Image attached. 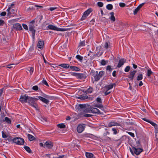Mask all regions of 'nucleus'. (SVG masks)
I'll use <instances>...</instances> for the list:
<instances>
[{
    "label": "nucleus",
    "instance_id": "69168bd1",
    "mask_svg": "<svg viewBox=\"0 0 158 158\" xmlns=\"http://www.w3.org/2000/svg\"><path fill=\"white\" fill-rule=\"evenodd\" d=\"M4 23V21L2 19H0V25L2 26V25Z\"/></svg>",
    "mask_w": 158,
    "mask_h": 158
},
{
    "label": "nucleus",
    "instance_id": "4c0bfd02",
    "mask_svg": "<svg viewBox=\"0 0 158 158\" xmlns=\"http://www.w3.org/2000/svg\"><path fill=\"white\" fill-rule=\"evenodd\" d=\"M85 45V43L84 41H81L79 44V46L83 47Z\"/></svg>",
    "mask_w": 158,
    "mask_h": 158
},
{
    "label": "nucleus",
    "instance_id": "20e7f679",
    "mask_svg": "<svg viewBox=\"0 0 158 158\" xmlns=\"http://www.w3.org/2000/svg\"><path fill=\"white\" fill-rule=\"evenodd\" d=\"M38 99V98L29 97L28 100V102L29 103V105L35 108L37 110H38V106L35 102Z\"/></svg>",
    "mask_w": 158,
    "mask_h": 158
},
{
    "label": "nucleus",
    "instance_id": "423d86ee",
    "mask_svg": "<svg viewBox=\"0 0 158 158\" xmlns=\"http://www.w3.org/2000/svg\"><path fill=\"white\" fill-rule=\"evenodd\" d=\"M47 30H53L60 31H64L67 30L66 29L64 28H58L57 27L52 25H49L46 27Z\"/></svg>",
    "mask_w": 158,
    "mask_h": 158
},
{
    "label": "nucleus",
    "instance_id": "aec40b11",
    "mask_svg": "<svg viewBox=\"0 0 158 158\" xmlns=\"http://www.w3.org/2000/svg\"><path fill=\"white\" fill-rule=\"evenodd\" d=\"M38 98L40 100L44 103L46 104H48L49 103V101L47 99L41 96H39Z\"/></svg>",
    "mask_w": 158,
    "mask_h": 158
},
{
    "label": "nucleus",
    "instance_id": "2f4dec72",
    "mask_svg": "<svg viewBox=\"0 0 158 158\" xmlns=\"http://www.w3.org/2000/svg\"><path fill=\"white\" fill-rule=\"evenodd\" d=\"M27 135L30 141H32L34 139V137L32 135L29 134H27Z\"/></svg>",
    "mask_w": 158,
    "mask_h": 158
},
{
    "label": "nucleus",
    "instance_id": "f8f14e48",
    "mask_svg": "<svg viewBox=\"0 0 158 158\" xmlns=\"http://www.w3.org/2000/svg\"><path fill=\"white\" fill-rule=\"evenodd\" d=\"M29 97L25 95H21L19 99V100L22 103L26 102H28V98Z\"/></svg>",
    "mask_w": 158,
    "mask_h": 158
},
{
    "label": "nucleus",
    "instance_id": "b1692460",
    "mask_svg": "<svg viewBox=\"0 0 158 158\" xmlns=\"http://www.w3.org/2000/svg\"><path fill=\"white\" fill-rule=\"evenodd\" d=\"M110 19L113 22L115 21V19L114 15V13L113 12H110Z\"/></svg>",
    "mask_w": 158,
    "mask_h": 158
},
{
    "label": "nucleus",
    "instance_id": "a19ab883",
    "mask_svg": "<svg viewBox=\"0 0 158 158\" xmlns=\"http://www.w3.org/2000/svg\"><path fill=\"white\" fill-rule=\"evenodd\" d=\"M106 91H104V95H107L111 93V91L110 90V89H106Z\"/></svg>",
    "mask_w": 158,
    "mask_h": 158
},
{
    "label": "nucleus",
    "instance_id": "39448f33",
    "mask_svg": "<svg viewBox=\"0 0 158 158\" xmlns=\"http://www.w3.org/2000/svg\"><path fill=\"white\" fill-rule=\"evenodd\" d=\"M129 150L132 155H134V154L137 155H139L143 151L142 148H136L134 147H132V148H130Z\"/></svg>",
    "mask_w": 158,
    "mask_h": 158
},
{
    "label": "nucleus",
    "instance_id": "680f3d73",
    "mask_svg": "<svg viewBox=\"0 0 158 158\" xmlns=\"http://www.w3.org/2000/svg\"><path fill=\"white\" fill-rule=\"evenodd\" d=\"M116 72L115 70H114L113 71V72L112 73V76L114 77H116Z\"/></svg>",
    "mask_w": 158,
    "mask_h": 158
},
{
    "label": "nucleus",
    "instance_id": "a18cd8bd",
    "mask_svg": "<svg viewBox=\"0 0 158 158\" xmlns=\"http://www.w3.org/2000/svg\"><path fill=\"white\" fill-rule=\"evenodd\" d=\"M130 69V66H127L124 69V71L126 72H128L129 71Z\"/></svg>",
    "mask_w": 158,
    "mask_h": 158
},
{
    "label": "nucleus",
    "instance_id": "ddd939ff",
    "mask_svg": "<svg viewBox=\"0 0 158 158\" xmlns=\"http://www.w3.org/2000/svg\"><path fill=\"white\" fill-rule=\"evenodd\" d=\"M87 77V74L86 73H78L77 79L82 80L85 79Z\"/></svg>",
    "mask_w": 158,
    "mask_h": 158
},
{
    "label": "nucleus",
    "instance_id": "cd10ccee",
    "mask_svg": "<svg viewBox=\"0 0 158 158\" xmlns=\"http://www.w3.org/2000/svg\"><path fill=\"white\" fill-rule=\"evenodd\" d=\"M83 92L86 93V94H88L91 93L93 92L92 89H83L82 91Z\"/></svg>",
    "mask_w": 158,
    "mask_h": 158
},
{
    "label": "nucleus",
    "instance_id": "e433bc0d",
    "mask_svg": "<svg viewBox=\"0 0 158 158\" xmlns=\"http://www.w3.org/2000/svg\"><path fill=\"white\" fill-rule=\"evenodd\" d=\"M57 126L58 127L60 128H64L65 127V125L64 124L62 123L58 124L57 125Z\"/></svg>",
    "mask_w": 158,
    "mask_h": 158
},
{
    "label": "nucleus",
    "instance_id": "f704fd0d",
    "mask_svg": "<svg viewBox=\"0 0 158 158\" xmlns=\"http://www.w3.org/2000/svg\"><path fill=\"white\" fill-rule=\"evenodd\" d=\"M24 148L29 153L31 152V150L30 148L27 146H24Z\"/></svg>",
    "mask_w": 158,
    "mask_h": 158
},
{
    "label": "nucleus",
    "instance_id": "0e129e2a",
    "mask_svg": "<svg viewBox=\"0 0 158 158\" xmlns=\"http://www.w3.org/2000/svg\"><path fill=\"white\" fill-rule=\"evenodd\" d=\"M41 118V120L43 121L47 122V118L45 117H42Z\"/></svg>",
    "mask_w": 158,
    "mask_h": 158
},
{
    "label": "nucleus",
    "instance_id": "2eb2a0df",
    "mask_svg": "<svg viewBox=\"0 0 158 158\" xmlns=\"http://www.w3.org/2000/svg\"><path fill=\"white\" fill-rule=\"evenodd\" d=\"M126 60L124 58H122L120 59L117 65V67L119 68L123 66L126 62Z\"/></svg>",
    "mask_w": 158,
    "mask_h": 158
},
{
    "label": "nucleus",
    "instance_id": "de8ad7c7",
    "mask_svg": "<svg viewBox=\"0 0 158 158\" xmlns=\"http://www.w3.org/2000/svg\"><path fill=\"white\" fill-rule=\"evenodd\" d=\"M148 123H150L152 126H153L155 127H157V124L149 120Z\"/></svg>",
    "mask_w": 158,
    "mask_h": 158
},
{
    "label": "nucleus",
    "instance_id": "774afa93",
    "mask_svg": "<svg viewBox=\"0 0 158 158\" xmlns=\"http://www.w3.org/2000/svg\"><path fill=\"white\" fill-rule=\"evenodd\" d=\"M14 65V64H10V65H7L6 67L7 68H8L9 69H11V68H12V67H13L12 66H11V65Z\"/></svg>",
    "mask_w": 158,
    "mask_h": 158
},
{
    "label": "nucleus",
    "instance_id": "4d7b16f0",
    "mask_svg": "<svg viewBox=\"0 0 158 158\" xmlns=\"http://www.w3.org/2000/svg\"><path fill=\"white\" fill-rule=\"evenodd\" d=\"M57 8V7H50L48 9V10H49L50 11H52L55 10H56Z\"/></svg>",
    "mask_w": 158,
    "mask_h": 158
},
{
    "label": "nucleus",
    "instance_id": "e2e57ef3",
    "mask_svg": "<svg viewBox=\"0 0 158 158\" xmlns=\"http://www.w3.org/2000/svg\"><path fill=\"white\" fill-rule=\"evenodd\" d=\"M108 44L107 42H106L104 45V48H108Z\"/></svg>",
    "mask_w": 158,
    "mask_h": 158
},
{
    "label": "nucleus",
    "instance_id": "412c9836",
    "mask_svg": "<svg viewBox=\"0 0 158 158\" xmlns=\"http://www.w3.org/2000/svg\"><path fill=\"white\" fill-rule=\"evenodd\" d=\"M92 113L91 112H84V113H83L82 114V115L80 117H91L93 116V115L90 114H87V113Z\"/></svg>",
    "mask_w": 158,
    "mask_h": 158
},
{
    "label": "nucleus",
    "instance_id": "8fccbe9b",
    "mask_svg": "<svg viewBox=\"0 0 158 158\" xmlns=\"http://www.w3.org/2000/svg\"><path fill=\"white\" fill-rule=\"evenodd\" d=\"M119 6L121 7H124L125 6L126 4L123 2H120L119 4Z\"/></svg>",
    "mask_w": 158,
    "mask_h": 158
},
{
    "label": "nucleus",
    "instance_id": "0eeeda50",
    "mask_svg": "<svg viewBox=\"0 0 158 158\" xmlns=\"http://www.w3.org/2000/svg\"><path fill=\"white\" fill-rule=\"evenodd\" d=\"M29 31L31 32V35L32 39H34L35 38L36 31L34 29L35 27L34 24L29 23Z\"/></svg>",
    "mask_w": 158,
    "mask_h": 158
},
{
    "label": "nucleus",
    "instance_id": "864d4df0",
    "mask_svg": "<svg viewBox=\"0 0 158 158\" xmlns=\"http://www.w3.org/2000/svg\"><path fill=\"white\" fill-rule=\"evenodd\" d=\"M144 4L145 3H142L141 4L139 5L137 8L139 10L142 7V6L144 5Z\"/></svg>",
    "mask_w": 158,
    "mask_h": 158
},
{
    "label": "nucleus",
    "instance_id": "473e14b6",
    "mask_svg": "<svg viewBox=\"0 0 158 158\" xmlns=\"http://www.w3.org/2000/svg\"><path fill=\"white\" fill-rule=\"evenodd\" d=\"M88 97L86 95H81L80 97L79 98L81 99H85L88 98Z\"/></svg>",
    "mask_w": 158,
    "mask_h": 158
},
{
    "label": "nucleus",
    "instance_id": "58836bf2",
    "mask_svg": "<svg viewBox=\"0 0 158 158\" xmlns=\"http://www.w3.org/2000/svg\"><path fill=\"white\" fill-rule=\"evenodd\" d=\"M113 69L111 68V67L110 65H108L106 67V70L109 71V72H111Z\"/></svg>",
    "mask_w": 158,
    "mask_h": 158
},
{
    "label": "nucleus",
    "instance_id": "a878e982",
    "mask_svg": "<svg viewBox=\"0 0 158 158\" xmlns=\"http://www.w3.org/2000/svg\"><path fill=\"white\" fill-rule=\"evenodd\" d=\"M85 156L87 158H91L93 156V154L89 152H86Z\"/></svg>",
    "mask_w": 158,
    "mask_h": 158
},
{
    "label": "nucleus",
    "instance_id": "72a5a7b5",
    "mask_svg": "<svg viewBox=\"0 0 158 158\" xmlns=\"http://www.w3.org/2000/svg\"><path fill=\"white\" fill-rule=\"evenodd\" d=\"M95 102H97L98 103L102 104V101L101 100V98L99 97H98L97 98Z\"/></svg>",
    "mask_w": 158,
    "mask_h": 158
},
{
    "label": "nucleus",
    "instance_id": "7ed1b4c3",
    "mask_svg": "<svg viewBox=\"0 0 158 158\" xmlns=\"http://www.w3.org/2000/svg\"><path fill=\"white\" fill-rule=\"evenodd\" d=\"M89 108H93L97 109L98 110V111L96 113H93L97 114H101L102 113L98 108L102 110H103V106L102 104L98 103L97 102L95 101L91 103L90 106Z\"/></svg>",
    "mask_w": 158,
    "mask_h": 158
},
{
    "label": "nucleus",
    "instance_id": "dca6fc26",
    "mask_svg": "<svg viewBox=\"0 0 158 158\" xmlns=\"http://www.w3.org/2000/svg\"><path fill=\"white\" fill-rule=\"evenodd\" d=\"M44 42L43 40H40L38 41L37 44V47L41 50H42L43 48Z\"/></svg>",
    "mask_w": 158,
    "mask_h": 158
},
{
    "label": "nucleus",
    "instance_id": "6e6d98bb",
    "mask_svg": "<svg viewBox=\"0 0 158 158\" xmlns=\"http://www.w3.org/2000/svg\"><path fill=\"white\" fill-rule=\"evenodd\" d=\"M22 26L24 29L26 30H28V26L27 25L25 24H23Z\"/></svg>",
    "mask_w": 158,
    "mask_h": 158
},
{
    "label": "nucleus",
    "instance_id": "7c9ffc66",
    "mask_svg": "<svg viewBox=\"0 0 158 158\" xmlns=\"http://www.w3.org/2000/svg\"><path fill=\"white\" fill-rule=\"evenodd\" d=\"M76 58L80 61H81L83 59V57L79 55H77L76 56Z\"/></svg>",
    "mask_w": 158,
    "mask_h": 158
},
{
    "label": "nucleus",
    "instance_id": "ea45409f",
    "mask_svg": "<svg viewBox=\"0 0 158 158\" xmlns=\"http://www.w3.org/2000/svg\"><path fill=\"white\" fill-rule=\"evenodd\" d=\"M153 73V72L151 71V69H148L147 71V76L150 77L151 75Z\"/></svg>",
    "mask_w": 158,
    "mask_h": 158
},
{
    "label": "nucleus",
    "instance_id": "338daca9",
    "mask_svg": "<svg viewBox=\"0 0 158 158\" xmlns=\"http://www.w3.org/2000/svg\"><path fill=\"white\" fill-rule=\"evenodd\" d=\"M34 47H30L29 49V52H31L33 51L34 50Z\"/></svg>",
    "mask_w": 158,
    "mask_h": 158
},
{
    "label": "nucleus",
    "instance_id": "09e8293b",
    "mask_svg": "<svg viewBox=\"0 0 158 158\" xmlns=\"http://www.w3.org/2000/svg\"><path fill=\"white\" fill-rule=\"evenodd\" d=\"M42 82L44 85H45L47 86H49L48 84L47 81L45 80H44V79L43 80Z\"/></svg>",
    "mask_w": 158,
    "mask_h": 158
},
{
    "label": "nucleus",
    "instance_id": "c9c22d12",
    "mask_svg": "<svg viewBox=\"0 0 158 158\" xmlns=\"http://www.w3.org/2000/svg\"><path fill=\"white\" fill-rule=\"evenodd\" d=\"M143 78V75L142 74H139L137 78V80L138 81L141 80Z\"/></svg>",
    "mask_w": 158,
    "mask_h": 158
},
{
    "label": "nucleus",
    "instance_id": "9b49d317",
    "mask_svg": "<svg viewBox=\"0 0 158 158\" xmlns=\"http://www.w3.org/2000/svg\"><path fill=\"white\" fill-rule=\"evenodd\" d=\"M85 128V126L84 124H80L77 127V131L79 133H81L84 131Z\"/></svg>",
    "mask_w": 158,
    "mask_h": 158
},
{
    "label": "nucleus",
    "instance_id": "5fc2aeb1",
    "mask_svg": "<svg viewBox=\"0 0 158 158\" xmlns=\"http://www.w3.org/2000/svg\"><path fill=\"white\" fill-rule=\"evenodd\" d=\"M139 10L137 8H136V9H135L134 11V12H133L134 14V15H135L137 14V13Z\"/></svg>",
    "mask_w": 158,
    "mask_h": 158
},
{
    "label": "nucleus",
    "instance_id": "3c124183",
    "mask_svg": "<svg viewBox=\"0 0 158 158\" xmlns=\"http://www.w3.org/2000/svg\"><path fill=\"white\" fill-rule=\"evenodd\" d=\"M155 135L157 139H158V129H156L155 130Z\"/></svg>",
    "mask_w": 158,
    "mask_h": 158
},
{
    "label": "nucleus",
    "instance_id": "393cba45",
    "mask_svg": "<svg viewBox=\"0 0 158 158\" xmlns=\"http://www.w3.org/2000/svg\"><path fill=\"white\" fill-rule=\"evenodd\" d=\"M115 84L114 83V84H110L109 85L106 86V89H112L114 86H115Z\"/></svg>",
    "mask_w": 158,
    "mask_h": 158
},
{
    "label": "nucleus",
    "instance_id": "1a4fd4ad",
    "mask_svg": "<svg viewBox=\"0 0 158 158\" xmlns=\"http://www.w3.org/2000/svg\"><path fill=\"white\" fill-rule=\"evenodd\" d=\"M93 11L91 8H89L87 10L85 11L83 13V14L81 18V20H83L85 19L89 15L90 13Z\"/></svg>",
    "mask_w": 158,
    "mask_h": 158
},
{
    "label": "nucleus",
    "instance_id": "c756f323",
    "mask_svg": "<svg viewBox=\"0 0 158 158\" xmlns=\"http://www.w3.org/2000/svg\"><path fill=\"white\" fill-rule=\"evenodd\" d=\"M27 70L29 71L30 74H32L34 71V68L32 67H29L27 69Z\"/></svg>",
    "mask_w": 158,
    "mask_h": 158
},
{
    "label": "nucleus",
    "instance_id": "49530a36",
    "mask_svg": "<svg viewBox=\"0 0 158 158\" xmlns=\"http://www.w3.org/2000/svg\"><path fill=\"white\" fill-rule=\"evenodd\" d=\"M106 62L105 60H101V64L102 65H105L106 64Z\"/></svg>",
    "mask_w": 158,
    "mask_h": 158
},
{
    "label": "nucleus",
    "instance_id": "13d9d810",
    "mask_svg": "<svg viewBox=\"0 0 158 158\" xmlns=\"http://www.w3.org/2000/svg\"><path fill=\"white\" fill-rule=\"evenodd\" d=\"M112 130L113 132V134L116 135L117 133V132L115 128H112Z\"/></svg>",
    "mask_w": 158,
    "mask_h": 158
},
{
    "label": "nucleus",
    "instance_id": "f03ea898",
    "mask_svg": "<svg viewBox=\"0 0 158 158\" xmlns=\"http://www.w3.org/2000/svg\"><path fill=\"white\" fill-rule=\"evenodd\" d=\"M91 73L94 79V81H93V83H94V81H97L100 80V78L104 74L105 72L103 71L102 70L100 71L99 73H98V71H95L92 70Z\"/></svg>",
    "mask_w": 158,
    "mask_h": 158
},
{
    "label": "nucleus",
    "instance_id": "bb28decb",
    "mask_svg": "<svg viewBox=\"0 0 158 158\" xmlns=\"http://www.w3.org/2000/svg\"><path fill=\"white\" fill-rule=\"evenodd\" d=\"M118 124V123H117L114 122H111L108 123V126L109 127H112V126H116Z\"/></svg>",
    "mask_w": 158,
    "mask_h": 158
},
{
    "label": "nucleus",
    "instance_id": "a211bd4d",
    "mask_svg": "<svg viewBox=\"0 0 158 158\" xmlns=\"http://www.w3.org/2000/svg\"><path fill=\"white\" fill-rule=\"evenodd\" d=\"M14 3H12L10 5L8 6V9L6 10V11H7V16H8L10 17L11 13H10V10L11 8H12V7L14 6Z\"/></svg>",
    "mask_w": 158,
    "mask_h": 158
},
{
    "label": "nucleus",
    "instance_id": "bf43d9fd",
    "mask_svg": "<svg viewBox=\"0 0 158 158\" xmlns=\"http://www.w3.org/2000/svg\"><path fill=\"white\" fill-rule=\"evenodd\" d=\"M6 15V12L3 11L0 14V15L1 16H5Z\"/></svg>",
    "mask_w": 158,
    "mask_h": 158
},
{
    "label": "nucleus",
    "instance_id": "603ef678",
    "mask_svg": "<svg viewBox=\"0 0 158 158\" xmlns=\"http://www.w3.org/2000/svg\"><path fill=\"white\" fill-rule=\"evenodd\" d=\"M70 73L71 75L76 77L77 78L78 73L72 72H70Z\"/></svg>",
    "mask_w": 158,
    "mask_h": 158
},
{
    "label": "nucleus",
    "instance_id": "6e6552de",
    "mask_svg": "<svg viewBox=\"0 0 158 158\" xmlns=\"http://www.w3.org/2000/svg\"><path fill=\"white\" fill-rule=\"evenodd\" d=\"M93 11L91 8H89L87 10L85 11L83 13V14L81 18V20H83L85 19L89 15L90 13Z\"/></svg>",
    "mask_w": 158,
    "mask_h": 158
},
{
    "label": "nucleus",
    "instance_id": "c03bdc74",
    "mask_svg": "<svg viewBox=\"0 0 158 158\" xmlns=\"http://www.w3.org/2000/svg\"><path fill=\"white\" fill-rule=\"evenodd\" d=\"M2 136L3 138H6L7 137V135L3 131L2 132Z\"/></svg>",
    "mask_w": 158,
    "mask_h": 158
},
{
    "label": "nucleus",
    "instance_id": "052dcab7",
    "mask_svg": "<svg viewBox=\"0 0 158 158\" xmlns=\"http://www.w3.org/2000/svg\"><path fill=\"white\" fill-rule=\"evenodd\" d=\"M127 133L132 137H134L135 136L134 134L131 132H128Z\"/></svg>",
    "mask_w": 158,
    "mask_h": 158
},
{
    "label": "nucleus",
    "instance_id": "4468645a",
    "mask_svg": "<svg viewBox=\"0 0 158 158\" xmlns=\"http://www.w3.org/2000/svg\"><path fill=\"white\" fill-rule=\"evenodd\" d=\"M13 27L17 31H20L22 29V27L21 24L18 23L14 24L13 25Z\"/></svg>",
    "mask_w": 158,
    "mask_h": 158
},
{
    "label": "nucleus",
    "instance_id": "5701e85b",
    "mask_svg": "<svg viewBox=\"0 0 158 158\" xmlns=\"http://www.w3.org/2000/svg\"><path fill=\"white\" fill-rule=\"evenodd\" d=\"M59 66L65 69H68L70 67L69 64H61L59 65Z\"/></svg>",
    "mask_w": 158,
    "mask_h": 158
},
{
    "label": "nucleus",
    "instance_id": "79ce46f5",
    "mask_svg": "<svg viewBox=\"0 0 158 158\" xmlns=\"http://www.w3.org/2000/svg\"><path fill=\"white\" fill-rule=\"evenodd\" d=\"M5 121L8 123H11L10 120L7 117H5Z\"/></svg>",
    "mask_w": 158,
    "mask_h": 158
},
{
    "label": "nucleus",
    "instance_id": "f257e3e1",
    "mask_svg": "<svg viewBox=\"0 0 158 158\" xmlns=\"http://www.w3.org/2000/svg\"><path fill=\"white\" fill-rule=\"evenodd\" d=\"M76 110L79 113L80 116L82 115L83 113L84 112H91L92 113H95L98 110L96 109L93 108H86V106L85 104H77L75 106Z\"/></svg>",
    "mask_w": 158,
    "mask_h": 158
},
{
    "label": "nucleus",
    "instance_id": "4be33fe9",
    "mask_svg": "<svg viewBox=\"0 0 158 158\" xmlns=\"http://www.w3.org/2000/svg\"><path fill=\"white\" fill-rule=\"evenodd\" d=\"M70 69L72 70L75 71H79L80 70L79 68L75 66H70L69 67Z\"/></svg>",
    "mask_w": 158,
    "mask_h": 158
},
{
    "label": "nucleus",
    "instance_id": "37998d69",
    "mask_svg": "<svg viewBox=\"0 0 158 158\" xmlns=\"http://www.w3.org/2000/svg\"><path fill=\"white\" fill-rule=\"evenodd\" d=\"M97 5L99 7H102L103 6V2H98L97 3Z\"/></svg>",
    "mask_w": 158,
    "mask_h": 158
},
{
    "label": "nucleus",
    "instance_id": "9d476101",
    "mask_svg": "<svg viewBox=\"0 0 158 158\" xmlns=\"http://www.w3.org/2000/svg\"><path fill=\"white\" fill-rule=\"evenodd\" d=\"M13 141L16 144L23 145L24 144V140L20 138H15L13 139Z\"/></svg>",
    "mask_w": 158,
    "mask_h": 158
},
{
    "label": "nucleus",
    "instance_id": "6ab92c4d",
    "mask_svg": "<svg viewBox=\"0 0 158 158\" xmlns=\"http://www.w3.org/2000/svg\"><path fill=\"white\" fill-rule=\"evenodd\" d=\"M45 147L48 148H51L53 146V144L50 141H47L45 143Z\"/></svg>",
    "mask_w": 158,
    "mask_h": 158
},
{
    "label": "nucleus",
    "instance_id": "c85d7f7f",
    "mask_svg": "<svg viewBox=\"0 0 158 158\" xmlns=\"http://www.w3.org/2000/svg\"><path fill=\"white\" fill-rule=\"evenodd\" d=\"M106 7L107 10H111L113 9V6L111 4H109L106 5Z\"/></svg>",
    "mask_w": 158,
    "mask_h": 158
},
{
    "label": "nucleus",
    "instance_id": "f3484780",
    "mask_svg": "<svg viewBox=\"0 0 158 158\" xmlns=\"http://www.w3.org/2000/svg\"><path fill=\"white\" fill-rule=\"evenodd\" d=\"M136 72V71L134 70L130 73V74L128 76V77L131 80H133L134 76Z\"/></svg>",
    "mask_w": 158,
    "mask_h": 158
}]
</instances>
